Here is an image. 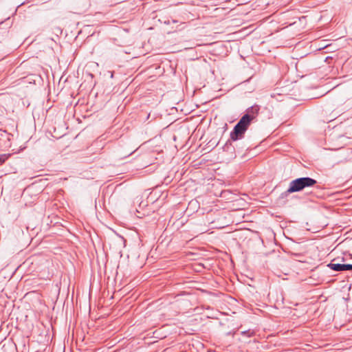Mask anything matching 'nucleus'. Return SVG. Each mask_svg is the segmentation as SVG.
<instances>
[{"label":"nucleus","mask_w":352,"mask_h":352,"mask_svg":"<svg viewBox=\"0 0 352 352\" xmlns=\"http://www.w3.org/2000/svg\"><path fill=\"white\" fill-rule=\"evenodd\" d=\"M258 107H252L248 109V113L245 114L239 121V122L234 127L233 131L230 133V138L233 141L241 139L248 126H250L251 121L255 118V115L258 111Z\"/></svg>","instance_id":"1"},{"label":"nucleus","mask_w":352,"mask_h":352,"mask_svg":"<svg viewBox=\"0 0 352 352\" xmlns=\"http://www.w3.org/2000/svg\"><path fill=\"white\" fill-rule=\"evenodd\" d=\"M317 183L316 180L311 177H300L292 180L289 184V187L287 192L289 193L298 192L307 187L314 186Z\"/></svg>","instance_id":"2"},{"label":"nucleus","mask_w":352,"mask_h":352,"mask_svg":"<svg viewBox=\"0 0 352 352\" xmlns=\"http://www.w3.org/2000/svg\"><path fill=\"white\" fill-rule=\"evenodd\" d=\"M330 269L334 271H345V270H352V265L351 264H340V263H329L327 265Z\"/></svg>","instance_id":"3"},{"label":"nucleus","mask_w":352,"mask_h":352,"mask_svg":"<svg viewBox=\"0 0 352 352\" xmlns=\"http://www.w3.org/2000/svg\"><path fill=\"white\" fill-rule=\"evenodd\" d=\"M10 157V154L0 155V165L3 164Z\"/></svg>","instance_id":"4"}]
</instances>
